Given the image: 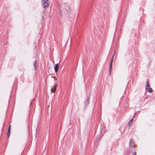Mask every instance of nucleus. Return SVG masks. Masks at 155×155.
<instances>
[{
	"instance_id": "obj_1",
	"label": "nucleus",
	"mask_w": 155,
	"mask_h": 155,
	"mask_svg": "<svg viewBox=\"0 0 155 155\" xmlns=\"http://www.w3.org/2000/svg\"><path fill=\"white\" fill-rule=\"evenodd\" d=\"M41 4L43 8H47L49 5V0H42Z\"/></svg>"
},
{
	"instance_id": "obj_2",
	"label": "nucleus",
	"mask_w": 155,
	"mask_h": 155,
	"mask_svg": "<svg viewBox=\"0 0 155 155\" xmlns=\"http://www.w3.org/2000/svg\"><path fill=\"white\" fill-rule=\"evenodd\" d=\"M115 53H114L112 56V57L110 59V66L109 67V70L110 72V74L111 73V71L112 70V62L114 60V58L115 54Z\"/></svg>"
},
{
	"instance_id": "obj_3",
	"label": "nucleus",
	"mask_w": 155,
	"mask_h": 155,
	"mask_svg": "<svg viewBox=\"0 0 155 155\" xmlns=\"http://www.w3.org/2000/svg\"><path fill=\"white\" fill-rule=\"evenodd\" d=\"M87 98L84 102L85 106H87L89 103V99L90 98V96L89 95L87 96Z\"/></svg>"
},
{
	"instance_id": "obj_4",
	"label": "nucleus",
	"mask_w": 155,
	"mask_h": 155,
	"mask_svg": "<svg viewBox=\"0 0 155 155\" xmlns=\"http://www.w3.org/2000/svg\"><path fill=\"white\" fill-rule=\"evenodd\" d=\"M106 129L105 128L103 127V126L102 128L101 127L100 134H101V135L102 136H103V134L106 132Z\"/></svg>"
},
{
	"instance_id": "obj_5",
	"label": "nucleus",
	"mask_w": 155,
	"mask_h": 155,
	"mask_svg": "<svg viewBox=\"0 0 155 155\" xmlns=\"http://www.w3.org/2000/svg\"><path fill=\"white\" fill-rule=\"evenodd\" d=\"M58 68H59V64H56L54 66V69L55 71L56 72H57L58 70Z\"/></svg>"
},
{
	"instance_id": "obj_6",
	"label": "nucleus",
	"mask_w": 155,
	"mask_h": 155,
	"mask_svg": "<svg viewBox=\"0 0 155 155\" xmlns=\"http://www.w3.org/2000/svg\"><path fill=\"white\" fill-rule=\"evenodd\" d=\"M58 86V85L57 84H55L54 87L53 88H51V92L54 93Z\"/></svg>"
},
{
	"instance_id": "obj_7",
	"label": "nucleus",
	"mask_w": 155,
	"mask_h": 155,
	"mask_svg": "<svg viewBox=\"0 0 155 155\" xmlns=\"http://www.w3.org/2000/svg\"><path fill=\"white\" fill-rule=\"evenodd\" d=\"M149 83H148V81L147 80V84L145 87V89L147 90L148 88H149Z\"/></svg>"
},
{
	"instance_id": "obj_8",
	"label": "nucleus",
	"mask_w": 155,
	"mask_h": 155,
	"mask_svg": "<svg viewBox=\"0 0 155 155\" xmlns=\"http://www.w3.org/2000/svg\"><path fill=\"white\" fill-rule=\"evenodd\" d=\"M133 121V118L131 119L128 123V125L130 126L132 124Z\"/></svg>"
},
{
	"instance_id": "obj_9",
	"label": "nucleus",
	"mask_w": 155,
	"mask_h": 155,
	"mask_svg": "<svg viewBox=\"0 0 155 155\" xmlns=\"http://www.w3.org/2000/svg\"><path fill=\"white\" fill-rule=\"evenodd\" d=\"M36 63H37V61L36 60H35L34 61V62H33V65L35 67V69H36Z\"/></svg>"
},
{
	"instance_id": "obj_10",
	"label": "nucleus",
	"mask_w": 155,
	"mask_h": 155,
	"mask_svg": "<svg viewBox=\"0 0 155 155\" xmlns=\"http://www.w3.org/2000/svg\"><path fill=\"white\" fill-rule=\"evenodd\" d=\"M101 136H102L101 135V134H100V135H98L97 136V139H98V140H99L101 138Z\"/></svg>"
},
{
	"instance_id": "obj_11",
	"label": "nucleus",
	"mask_w": 155,
	"mask_h": 155,
	"mask_svg": "<svg viewBox=\"0 0 155 155\" xmlns=\"http://www.w3.org/2000/svg\"><path fill=\"white\" fill-rule=\"evenodd\" d=\"M67 12H68V13L69 15H70V12H71V10H70V8H68L67 9Z\"/></svg>"
},
{
	"instance_id": "obj_12",
	"label": "nucleus",
	"mask_w": 155,
	"mask_h": 155,
	"mask_svg": "<svg viewBox=\"0 0 155 155\" xmlns=\"http://www.w3.org/2000/svg\"><path fill=\"white\" fill-rule=\"evenodd\" d=\"M148 92L149 93H151L152 91V89L151 88H150L148 89Z\"/></svg>"
},
{
	"instance_id": "obj_13",
	"label": "nucleus",
	"mask_w": 155,
	"mask_h": 155,
	"mask_svg": "<svg viewBox=\"0 0 155 155\" xmlns=\"http://www.w3.org/2000/svg\"><path fill=\"white\" fill-rule=\"evenodd\" d=\"M10 129H11V125H10L9 126L8 128V129L7 132H10Z\"/></svg>"
},
{
	"instance_id": "obj_14",
	"label": "nucleus",
	"mask_w": 155,
	"mask_h": 155,
	"mask_svg": "<svg viewBox=\"0 0 155 155\" xmlns=\"http://www.w3.org/2000/svg\"><path fill=\"white\" fill-rule=\"evenodd\" d=\"M130 153V149H129L127 151V154H129Z\"/></svg>"
},
{
	"instance_id": "obj_15",
	"label": "nucleus",
	"mask_w": 155,
	"mask_h": 155,
	"mask_svg": "<svg viewBox=\"0 0 155 155\" xmlns=\"http://www.w3.org/2000/svg\"><path fill=\"white\" fill-rule=\"evenodd\" d=\"M10 134V132H7V136L8 138L9 137Z\"/></svg>"
},
{
	"instance_id": "obj_16",
	"label": "nucleus",
	"mask_w": 155,
	"mask_h": 155,
	"mask_svg": "<svg viewBox=\"0 0 155 155\" xmlns=\"http://www.w3.org/2000/svg\"><path fill=\"white\" fill-rule=\"evenodd\" d=\"M59 15H60V17H61V18H62V15L61 14V10H60Z\"/></svg>"
},
{
	"instance_id": "obj_17",
	"label": "nucleus",
	"mask_w": 155,
	"mask_h": 155,
	"mask_svg": "<svg viewBox=\"0 0 155 155\" xmlns=\"http://www.w3.org/2000/svg\"><path fill=\"white\" fill-rule=\"evenodd\" d=\"M132 141V140L131 139H130L129 141V145H130V144L131 143V142Z\"/></svg>"
},
{
	"instance_id": "obj_18",
	"label": "nucleus",
	"mask_w": 155,
	"mask_h": 155,
	"mask_svg": "<svg viewBox=\"0 0 155 155\" xmlns=\"http://www.w3.org/2000/svg\"><path fill=\"white\" fill-rule=\"evenodd\" d=\"M133 155H136V152H134V153Z\"/></svg>"
},
{
	"instance_id": "obj_19",
	"label": "nucleus",
	"mask_w": 155,
	"mask_h": 155,
	"mask_svg": "<svg viewBox=\"0 0 155 155\" xmlns=\"http://www.w3.org/2000/svg\"><path fill=\"white\" fill-rule=\"evenodd\" d=\"M80 125H81V124H80Z\"/></svg>"
}]
</instances>
